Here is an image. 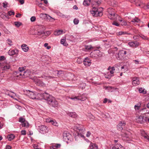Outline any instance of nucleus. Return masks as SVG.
Listing matches in <instances>:
<instances>
[{
    "label": "nucleus",
    "mask_w": 149,
    "mask_h": 149,
    "mask_svg": "<svg viewBox=\"0 0 149 149\" xmlns=\"http://www.w3.org/2000/svg\"><path fill=\"white\" fill-rule=\"evenodd\" d=\"M38 96L41 95L40 99H44L47 100L48 104L54 107H57L58 105V103L55 98L46 93L41 94H38Z\"/></svg>",
    "instance_id": "nucleus-1"
},
{
    "label": "nucleus",
    "mask_w": 149,
    "mask_h": 149,
    "mask_svg": "<svg viewBox=\"0 0 149 149\" xmlns=\"http://www.w3.org/2000/svg\"><path fill=\"white\" fill-rule=\"evenodd\" d=\"M108 17L111 19H116L117 16V14L116 13L114 9L111 8H109L107 9Z\"/></svg>",
    "instance_id": "nucleus-2"
},
{
    "label": "nucleus",
    "mask_w": 149,
    "mask_h": 149,
    "mask_svg": "<svg viewBox=\"0 0 149 149\" xmlns=\"http://www.w3.org/2000/svg\"><path fill=\"white\" fill-rule=\"evenodd\" d=\"M27 95L31 98L33 99H40L41 95L38 96L39 94H37L36 93H34L30 91L29 90L27 91Z\"/></svg>",
    "instance_id": "nucleus-3"
},
{
    "label": "nucleus",
    "mask_w": 149,
    "mask_h": 149,
    "mask_svg": "<svg viewBox=\"0 0 149 149\" xmlns=\"http://www.w3.org/2000/svg\"><path fill=\"white\" fill-rule=\"evenodd\" d=\"M24 68H19V72L18 73V74L17 75L16 77H19V76H23L24 77H26L28 76V75L29 74H28L30 73L29 71H24Z\"/></svg>",
    "instance_id": "nucleus-4"
},
{
    "label": "nucleus",
    "mask_w": 149,
    "mask_h": 149,
    "mask_svg": "<svg viewBox=\"0 0 149 149\" xmlns=\"http://www.w3.org/2000/svg\"><path fill=\"white\" fill-rule=\"evenodd\" d=\"M102 11V8H97L94 7V17L102 16L103 15Z\"/></svg>",
    "instance_id": "nucleus-5"
},
{
    "label": "nucleus",
    "mask_w": 149,
    "mask_h": 149,
    "mask_svg": "<svg viewBox=\"0 0 149 149\" xmlns=\"http://www.w3.org/2000/svg\"><path fill=\"white\" fill-rule=\"evenodd\" d=\"M32 79L37 85L43 87L45 86V84L40 80L38 79L36 77H35Z\"/></svg>",
    "instance_id": "nucleus-6"
},
{
    "label": "nucleus",
    "mask_w": 149,
    "mask_h": 149,
    "mask_svg": "<svg viewBox=\"0 0 149 149\" xmlns=\"http://www.w3.org/2000/svg\"><path fill=\"white\" fill-rule=\"evenodd\" d=\"M126 53L127 52L126 51H120L116 54V56L117 59L121 60L123 58L124 56Z\"/></svg>",
    "instance_id": "nucleus-7"
},
{
    "label": "nucleus",
    "mask_w": 149,
    "mask_h": 149,
    "mask_svg": "<svg viewBox=\"0 0 149 149\" xmlns=\"http://www.w3.org/2000/svg\"><path fill=\"white\" fill-rule=\"evenodd\" d=\"M48 127L44 125H41L39 127L40 132L42 134H44L47 132L48 131Z\"/></svg>",
    "instance_id": "nucleus-8"
},
{
    "label": "nucleus",
    "mask_w": 149,
    "mask_h": 149,
    "mask_svg": "<svg viewBox=\"0 0 149 149\" xmlns=\"http://www.w3.org/2000/svg\"><path fill=\"white\" fill-rule=\"evenodd\" d=\"M78 130H79L78 133V136L84 139L85 137L83 134H84L85 132V128L83 127H79Z\"/></svg>",
    "instance_id": "nucleus-9"
},
{
    "label": "nucleus",
    "mask_w": 149,
    "mask_h": 149,
    "mask_svg": "<svg viewBox=\"0 0 149 149\" xmlns=\"http://www.w3.org/2000/svg\"><path fill=\"white\" fill-rule=\"evenodd\" d=\"M95 48L94 47V52L95 54L94 57L95 58L98 59L99 57H101V52L99 50H96L95 49Z\"/></svg>",
    "instance_id": "nucleus-10"
},
{
    "label": "nucleus",
    "mask_w": 149,
    "mask_h": 149,
    "mask_svg": "<svg viewBox=\"0 0 149 149\" xmlns=\"http://www.w3.org/2000/svg\"><path fill=\"white\" fill-rule=\"evenodd\" d=\"M144 116L141 115L137 116L136 118V121L137 123H142L146 121V120L144 118Z\"/></svg>",
    "instance_id": "nucleus-11"
},
{
    "label": "nucleus",
    "mask_w": 149,
    "mask_h": 149,
    "mask_svg": "<svg viewBox=\"0 0 149 149\" xmlns=\"http://www.w3.org/2000/svg\"><path fill=\"white\" fill-rule=\"evenodd\" d=\"M139 45V43L137 41L131 42L128 43V45L130 47H137Z\"/></svg>",
    "instance_id": "nucleus-12"
},
{
    "label": "nucleus",
    "mask_w": 149,
    "mask_h": 149,
    "mask_svg": "<svg viewBox=\"0 0 149 149\" xmlns=\"http://www.w3.org/2000/svg\"><path fill=\"white\" fill-rule=\"evenodd\" d=\"M125 123L124 121H120L117 125V128L119 130H122L123 129V126L125 125Z\"/></svg>",
    "instance_id": "nucleus-13"
},
{
    "label": "nucleus",
    "mask_w": 149,
    "mask_h": 149,
    "mask_svg": "<svg viewBox=\"0 0 149 149\" xmlns=\"http://www.w3.org/2000/svg\"><path fill=\"white\" fill-rule=\"evenodd\" d=\"M0 17L5 20H8L9 18L8 15H7L5 12H0Z\"/></svg>",
    "instance_id": "nucleus-14"
},
{
    "label": "nucleus",
    "mask_w": 149,
    "mask_h": 149,
    "mask_svg": "<svg viewBox=\"0 0 149 149\" xmlns=\"http://www.w3.org/2000/svg\"><path fill=\"white\" fill-rule=\"evenodd\" d=\"M8 95L17 100H18V99H19V97L16 95V94L13 92H10Z\"/></svg>",
    "instance_id": "nucleus-15"
},
{
    "label": "nucleus",
    "mask_w": 149,
    "mask_h": 149,
    "mask_svg": "<svg viewBox=\"0 0 149 149\" xmlns=\"http://www.w3.org/2000/svg\"><path fill=\"white\" fill-rule=\"evenodd\" d=\"M18 50L17 49H10V50L8 52V54L10 56H13L16 54H17L18 53Z\"/></svg>",
    "instance_id": "nucleus-16"
},
{
    "label": "nucleus",
    "mask_w": 149,
    "mask_h": 149,
    "mask_svg": "<svg viewBox=\"0 0 149 149\" xmlns=\"http://www.w3.org/2000/svg\"><path fill=\"white\" fill-rule=\"evenodd\" d=\"M46 122L47 123H51L53 125L55 126H58V123L55 120H53L48 119L46 120Z\"/></svg>",
    "instance_id": "nucleus-17"
},
{
    "label": "nucleus",
    "mask_w": 149,
    "mask_h": 149,
    "mask_svg": "<svg viewBox=\"0 0 149 149\" xmlns=\"http://www.w3.org/2000/svg\"><path fill=\"white\" fill-rule=\"evenodd\" d=\"M84 64L86 66H89L91 64V61L88 58H86L84 61Z\"/></svg>",
    "instance_id": "nucleus-18"
},
{
    "label": "nucleus",
    "mask_w": 149,
    "mask_h": 149,
    "mask_svg": "<svg viewBox=\"0 0 149 149\" xmlns=\"http://www.w3.org/2000/svg\"><path fill=\"white\" fill-rule=\"evenodd\" d=\"M139 84V81L138 78L134 77L132 79V84L133 85H136Z\"/></svg>",
    "instance_id": "nucleus-19"
},
{
    "label": "nucleus",
    "mask_w": 149,
    "mask_h": 149,
    "mask_svg": "<svg viewBox=\"0 0 149 149\" xmlns=\"http://www.w3.org/2000/svg\"><path fill=\"white\" fill-rule=\"evenodd\" d=\"M67 114L72 118H75L77 117V115L75 112H70L67 113Z\"/></svg>",
    "instance_id": "nucleus-20"
},
{
    "label": "nucleus",
    "mask_w": 149,
    "mask_h": 149,
    "mask_svg": "<svg viewBox=\"0 0 149 149\" xmlns=\"http://www.w3.org/2000/svg\"><path fill=\"white\" fill-rule=\"evenodd\" d=\"M21 47L23 50L25 52H27L29 49L28 47L25 44H23L22 45Z\"/></svg>",
    "instance_id": "nucleus-21"
},
{
    "label": "nucleus",
    "mask_w": 149,
    "mask_h": 149,
    "mask_svg": "<svg viewBox=\"0 0 149 149\" xmlns=\"http://www.w3.org/2000/svg\"><path fill=\"white\" fill-rule=\"evenodd\" d=\"M63 31L62 30H59L56 31L54 32V34L56 36L60 35L63 34Z\"/></svg>",
    "instance_id": "nucleus-22"
},
{
    "label": "nucleus",
    "mask_w": 149,
    "mask_h": 149,
    "mask_svg": "<svg viewBox=\"0 0 149 149\" xmlns=\"http://www.w3.org/2000/svg\"><path fill=\"white\" fill-rule=\"evenodd\" d=\"M55 73H56L57 74V76H62L63 74H64L63 72L62 71H58V70H57L56 71H55L54 73H53V74H54L55 75H56L55 74Z\"/></svg>",
    "instance_id": "nucleus-23"
},
{
    "label": "nucleus",
    "mask_w": 149,
    "mask_h": 149,
    "mask_svg": "<svg viewBox=\"0 0 149 149\" xmlns=\"http://www.w3.org/2000/svg\"><path fill=\"white\" fill-rule=\"evenodd\" d=\"M101 0H94V6H99L101 3Z\"/></svg>",
    "instance_id": "nucleus-24"
},
{
    "label": "nucleus",
    "mask_w": 149,
    "mask_h": 149,
    "mask_svg": "<svg viewBox=\"0 0 149 149\" xmlns=\"http://www.w3.org/2000/svg\"><path fill=\"white\" fill-rule=\"evenodd\" d=\"M91 2V0H84L83 2V4L85 6H88L90 5Z\"/></svg>",
    "instance_id": "nucleus-25"
},
{
    "label": "nucleus",
    "mask_w": 149,
    "mask_h": 149,
    "mask_svg": "<svg viewBox=\"0 0 149 149\" xmlns=\"http://www.w3.org/2000/svg\"><path fill=\"white\" fill-rule=\"evenodd\" d=\"M130 134V133L129 132L125 133L124 134H122V135L123 136L128 138H130L131 137Z\"/></svg>",
    "instance_id": "nucleus-26"
},
{
    "label": "nucleus",
    "mask_w": 149,
    "mask_h": 149,
    "mask_svg": "<svg viewBox=\"0 0 149 149\" xmlns=\"http://www.w3.org/2000/svg\"><path fill=\"white\" fill-rule=\"evenodd\" d=\"M104 88L106 89H108L109 90V91H110L111 92H112L113 91L115 90L116 89V88H115L111 86H105L104 87Z\"/></svg>",
    "instance_id": "nucleus-27"
},
{
    "label": "nucleus",
    "mask_w": 149,
    "mask_h": 149,
    "mask_svg": "<svg viewBox=\"0 0 149 149\" xmlns=\"http://www.w3.org/2000/svg\"><path fill=\"white\" fill-rule=\"evenodd\" d=\"M15 137V135L13 134L8 135L7 136V138L9 141H11Z\"/></svg>",
    "instance_id": "nucleus-28"
},
{
    "label": "nucleus",
    "mask_w": 149,
    "mask_h": 149,
    "mask_svg": "<svg viewBox=\"0 0 149 149\" xmlns=\"http://www.w3.org/2000/svg\"><path fill=\"white\" fill-rule=\"evenodd\" d=\"M58 15L60 17L62 18H68V17H69V16H68L66 15H64L60 12L58 13Z\"/></svg>",
    "instance_id": "nucleus-29"
},
{
    "label": "nucleus",
    "mask_w": 149,
    "mask_h": 149,
    "mask_svg": "<svg viewBox=\"0 0 149 149\" xmlns=\"http://www.w3.org/2000/svg\"><path fill=\"white\" fill-rule=\"evenodd\" d=\"M139 92L140 93H142L143 94L146 93V91L143 88H140L139 90Z\"/></svg>",
    "instance_id": "nucleus-30"
},
{
    "label": "nucleus",
    "mask_w": 149,
    "mask_h": 149,
    "mask_svg": "<svg viewBox=\"0 0 149 149\" xmlns=\"http://www.w3.org/2000/svg\"><path fill=\"white\" fill-rule=\"evenodd\" d=\"M122 147L121 145L116 144L112 147V149H120Z\"/></svg>",
    "instance_id": "nucleus-31"
},
{
    "label": "nucleus",
    "mask_w": 149,
    "mask_h": 149,
    "mask_svg": "<svg viewBox=\"0 0 149 149\" xmlns=\"http://www.w3.org/2000/svg\"><path fill=\"white\" fill-rule=\"evenodd\" d=\"M137 5L141 6V8H145L147 7L148 8H149V3L147 4L146 6L143 4H141V3L137 4Z\"/></svg>",
    "instance_id": "nucleus-32"
},
{
    "label": "nucleus",
    "mask_w": 149,
    "mask_h": 149,
    "mask_svg": "<svg viewBox=\"0 0 149 149\" xmlns=\"http://www.w3.org/2000/svg\"><path fill=\"white\" fill-rule=\"evenodd\" d=\"M47 14H46L41 13L39 17L41 18L46 19Z\"/></svg>",
    "instance_id": "nucleus-33"
},
{
    "label": "nucleus",
    "mask_w": 149,
    "mask_h": 149,
    "mask_svg": "<svg viewBox=\"0 0 149 149\" xmlns=\"http://www.w3.org/2000/svg\"><path fill=\"white\" fill-rule=\"evenodd\" d=\"M42 77L45 79L48 80H49L51 79H52L54 78V77L53 76H46L45 75H43L42 76Z\"/></svg>",
    "instance_id": "nucleus-34"
},
{
    "label": "nucleus",
    "mask_w": 149,
    "mask_h": 149,
    "mask_svg": "<svg viewBox=\"0 0 149 149\" xmlns=\"http://www.w3.org/2000/svg\"><path fill=\"white\" fill-rule=\"evenodd\" d=\"M80 99L79 100L81 101H84L87 99L86 96L84 95H83L81 96H79Z\"/></svg>",
    "instance_id": "nucleus-35"
},
{
    "label": "nucleus",
    "mask_w": 149,
    "mask_h": 149,
    "mask_svg": "<svg viewBox=\"0 0 149 149\" xmlns=\"http://www.w3.org/2000/svg\"><path fill=\"white\" fill-rule=\"evenodd\" d=\"M46 19H47V20H49V21L51 22H52L55 20V19L54 18L48 15H47V17Z\"/></svg>",
    "instance_id": "nucleus-36"
},
{
    "label": "nucleus",
    "mask_w": 149,
    "mask_h": 149,
    "mask_svg": "<svg viewBox=\"0 0 149 149\" xmlns=\"http://www.w3.org/2000/svg\"><path fill=\"white\" fill-rule=\"evenodd\" d=\"M6 42L10 46H11L13 45L12 41L10 39H8L6 40Z\"/></svg>",
    "instance_id": "nucleus-37"
},
{
    "label": "nucleus",
    "mask_w": 149,
    "mask_h": 149,
    "mask_svg": "<svg viewBox=\"0 0 149 149\" xmlns=\"http://www.w3.org/2000/svg\"><path fill=\"white\" fill-rule=\"evenodd\" d=\"M86 85V84L83 83H81L79 85V88L83 89L85 88Z\"/></svg>",
    "instance_id": "nucleus-38"
},
{
    "label": "nucleus",
    "mask_w": 149,
    "mask_h": 149,
    "mask_svg": "<svg viewBox=\"0 0 149 149\" xmlns=\"http://www.w3.org/2000/svg\"><path fill=\"white\" fill-rule=\"evenodd\" d=\"M22 127H29V123L27 122H24L22 123Z\"/></svg>",
    "instance_id": "nucleus-39"
},
{
    "label": "nucleus",
    "mask_w": 149,
    "mask_h": 149,
    "mask_svg": "<svg viewBox=\"0 0 149 149\" xmlns=\"http://www.w3.org/2000/svg\"><path fill=\"white\" fill-rule=\"evenodd\" d=\"M85 48L87 51H89L90 49H92L93 47L91 45H86Z\"/></svg>",
    "instance_id": "nucleus-40"
},
{
    "label": "nucleus",
    "mask_w": 149,
    "mask_h": 149,
    "mask_svg": "<svg viewBox=\"0 0 149 149\" xmlns=\"http://www.w3.org/2000/svg\"><path fill=\"white\" fill-rule=\"evenodd\" d=\"M140 20L137 18H135L132 20L131 22H140Z\"/></svg>",
    "instance_id": "nucleus-41"
},
{
    "label": "nucleus",
    "mask_w": 149,
    "mask_h": 149,
    "mask_svg": "<svg viewBox=\"0 0 149 149\" xmlns=\"http://www.w3.org/2000/svg\"><path fill=\"white\" fill-rule=\"evenodd\" d=\"M61 43L64 46H66L67 45L66 43L65 40L64 39H62L61 40Z\"/></svg>",
    "instance_id": "nucleus-42"
},
{
    "label": "nucleus",
    "mask_w": 149,
    "mask_h": 149,
    "mask_svg": "<svg viewBox=\"0 0 149 149\" xmlns=\"http://www.w3.org/2000/svg\"><path fill=\"white\" fill-rule=\"evenodd\" d=\"M120 22H121V25L122 26H126L127 24V22L123 19L122 20V21H121Z\"/></svg>",
    "instance_id": "nucleus-43"
},
{
    "label": "nucleus",
    "mask_w": 149,
    "mask_h": 149,
    "mask_svg": "<svg viewBox=\"0 0 149 149\" xmlns=\"http://www.w3.org/2000/svg\"><path fill=\"white\" fill-rule=\"evenodd\" d=\"M3 31L4 33L6 34H10V32L5 28H4L3 29Z\"/></svg>",
    "instance_id": "nucleus-44"
},
{
    "label": "nucleus",
    "mask_w": 149,
    "mask_h": 149,
    "mask_svg": "<svg viewBox=\"0 0 149 149\" xmlns=\"http://www.w3.org/2000/svg\"><path fill=\"white\" fill-rule=\"evenodd\" d=\"M22 24V23L18 22H15V25L17 27H19Z\"/></svg>",
    "instance_id": "nucleus-45"
},
{
    "label": "nucleus",
    "mask_w": 149,
    "mask_h": 149,
    "mask_svg": "<svg viewBox=\"0 0 149 149\" xmlns=\"http://www.w3.org/2000/svg\"><path fill=\"white\" fill-rule=\"evenodd\" d=\"M10 65L9 64H6L4 65L3 67V69L4 70H6L8 69H9L10 68Z\"/></svg>",
    "instance_id": "nucleus-46"
},
{
    "label": "nucleus",
    "mask_w": 149,
    "mask_h": 149,
    "mask_svg": "<svg viewBox=\"0 0 149 149\" xmlns=\"http://www.w3.org/2000/svg\"><path fill=\"white\" fill-rule=\"evenodd\" d=\"M128 34L126 32L121 31L118 33V35H122Z\"/></svg>",
    "instance_id": "nucleus-47"
},
{
    "label": "nucleus",
    "mask_w": 149,
    "mask_h": 149,
    "mask_svg": "<svg viewBox=\"0 0 149 149\" xmlns=\"http://www.w3.org/2000/svg\"><path fill=\"white\" fill-rule=\"evenodd\" d=\"M25 121V118H22V117H21L19 118V121L20 122L22 123L24 122Z\"/></svg>",
    "instance_id": "nucleus-48"
},
{
    "label": "nucleus",
    "mask_w": 149,
    "mask_h": 149,
    "mask_svg": "<svg viewBox=\"0 0 149 149\" xmlns=\"http://www.w3.org/2000/svg\"><path fill=\"white\" fill-rule=\"evenodd\" d=\"M117 16L116 17V19H115L114 20H117L119 21L120 22H121L122 21V20L123 19L121 17H120L119 16H118L117 15Z\"/></svg>",
    "instance_id": "nucleus-49"
},
{
    "label": "nucleus",
    "mask_w": 149,
    "mask_h": 149,
    "mask_svg": "<svg viewBox=\"0 0 149 149\" xmlns=\"http://www.w3.org/2000/svg\"><path fill=\"white\" fill-rule=\"evenodd\" d=\"M8 15H9V16H11L12 15H14L15 14L14 12L13 11H12V10L9 11L8 12Z\"/></svg>",
    "instance_id": "nucleus-50"
},
{
    "label": "nucleus",
    "mask_w": 149,
    "mask_h": 149,
    "mask_svg": "<svg viewBox=\"0 0 149 149\" xmlns=\"http://www.w3.org/2000/svg\"><path fill=\"white\" fill-rule=\"evenodd\" d=\"M44 33V31L43 30H38L37 34L40 35H41V34H43Z\"/></svg>",
    "instance_id": "nucleus-51"
},
{
    "label": "nucleus",
    "mask_w": 149,
    "mask_h": 149,
    "mask_svg": "<svg viewBox=\"0 0 149 149\" xmlns=\"http://www.w3.org/2000/svg\"><path fill=\"white\" fill-rule=\"evenodd\" d=\"M70 99L73 100H79L80 98L79 97V96H76L74 97H73L70 98Z\"/></svg>",
    "instance_id": "nucleus-52"
},
{
    "label": "nucleus",
    "mask_w": 149,
    "mask_h": 149,
    "mask_svg": "<svg viewBox=\"0 0 149 149\" xmlns=\"http://www.w3.org/2000/svg\"><path fill=\"white\" fill-rule=\"evenodd\" d=\"M115 70V68L113 67L111 68V69L110 70V73L112 74H113L114 72V71Z\"/></svg>",
    "instance_id": "nucleus-53"
},
{
    "label": "nucleus",
    "mask_w": 149,
    "mask_h": 149,
    "mask_svg": "<svg viewBox=\"0 0 149 149\" xmlns=\"http://www.w3.org/2000/svg\"><path fill=\"white\" fill-rule=\"evenodd\" d=\"M94 28L97 31L99 32V31H100L101 28L100 27H98L97 26H95V27L94 26Z\"/></svg>",
    "instance_id": "nucleus-54"
},
{
    "label": "nucleus",
    "mask_w": 149,
    "mask_h": 149,
    "mask_svg": "<svg viewBox=\"0 0 149 149\" xmlns=\"http://www.w3.org/2000/svg\"><path fill=\"white\" fill-rule=\"evenodd\" d=\"M139 36L141 38H142L144 40H148V38L146 37V36H145L143 35H139Z\"/></svg>",
    "instance_id": "nucleus-55"
},
{
    "label": "nucleus",
    "mask_w": 149,
    "mask_h": 149,
    "mask_svg": "<svg viewBox=\"0 0 149 149\" xmlns=\"http://www.w3.org/2000/svg\"><path fill=\"white\" fill-rule=\"evenodd\" d=\"M48 43H45L44 44V46L45 47H47V49H49L51 48V46H48Z\"/></svg>",
    "instance_id": "nucleus-56"
},
{
    "label": "nucleus",
    "mask_w": 149,
    "mask_h": 149,
    "mask_svg": "<svg viewBox=\"0 0 149 149\" xmlns=\"http://www.w3.org/2000/svg\"><path fill=\"white\" fill-rule=\"evenodd\" d=\"M73 22L74 24H77L79 23V21L78 19H75L74 20Z\"/></svg>",
    "instance_id": "nucleus-57"
},
{
    "label": "nucleus",
    "mask_w": 149,
    "mask_h": 149,
    "mask_svg": "<svg viewBox=\"0 0 149 149\" xmlns=\"http://www.w3.org/2000/svg\"><path fill=\"white\" fill-rule=\"evenodd\" d=\"M112 24L113 25H114L116 26H119L120 24H119L116 21H114L112 23Z\"/></svg>",
    "instance_id": "nucleus-58"
},
{
    "label": "nucleus",
    "mask_w": 149,
    "mask_h": 149,
    "mask_svg": "<svg viewBox=\"0 0 149 149\" xmlns=\"http://www.w3.org/2000/svg\"><path fill=\"white\" fill-rule=\"evenodd\" d=\"M143 137L148 140L149 141V136L146 134L143 135Z\"/></svg>",
    "instance_id": "nucleus-59"
},
{
    "label": "nucleus",
    "mask_w": 149,
    "mask_h": 149,
    "mask_svg": "<svg viewBox=\"0 0 149 149\" xmlns=\"http://www.w3.org/2000/svg\"><path fill=\"white\" fill-rule=\"evenodd\" d=\"M77 62L78 63L80 64L82 62V60H81V58H78L77 60Z\"/></svg>",
    "instance_id": "nucleus-60"
},
{
    "label": "nucleus",
    "mask_w": 149,
    "mask_h": 149,
    "mask_svg": "<svg viewBox=\"0 0 149 149\" xmlns=\"http://www.w3.org/2000/svg\"><path fill=\"white\" fill-rule=\"evenodd\" d=\"M61 145L60 144H56L54 145V147H55L56 148H58L60 147Z\"/></svg>",
    "instance_id": "nucleus-61"
},
{
    "label": "nucleus",
    "mask_w": 149,
    "mask_h": 149,
    "mask_svg": "<svg viewBox=\"0 0 149 149\" xmlns=\"http://www.w3.org/2000/svg\"><path fill=\"white\" fill-rule=\"evenodd\" d=\"M30 19L31 21L33 22L35 21L36 19V18L34 16H33L31 17Z\"/></svg>",
    "instance_id": "nucleus-62"
},
{
    "label": "nucleus",
    "mask_w": 149,
    "mask_h": 149,
    "mask_svg": "<svg viewBox=\"0 0 149 149\" xmlns=\"http://www.w3.org/2000/svg\"><path fill=\"white\" fill-rule=\"evenodd\" d=\"M140 106H139L137 105H135L134 106V109L135 110H138L139 109Z\"/></svg>",
    "instance_id": "nucleus-63"
},
{
    "label": "nucleus",
    "mask_w": 149,
    "mask_h": 149,
    "mask_svg": "<svg viewBox=\"0 0 149 149\" xmlns=\"http://www.w3.org/2000/svg\"><path fill=\"white\" fill-rule=\"evenodd\" d=\"M21 133L22 135H25L26 134V132L25 130H22L21 131Z\"/></svg>",
    "instance_id": "nucleus-64"
}]
</instances>
